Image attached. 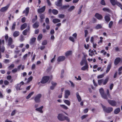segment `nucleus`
Returning <instances> with one entry per match:
<instances>
[{"mask_svg": "<svg viewBox=\"0 0 122 122\" xmlns=\"http://www.w3.org/2000/svg\"><path fill=\"white\" fill-rule=\"evenodd\" d=\"M57 117L58 119L61 121L66 120L67 122H69L70 121V118L64 115L62 113L58 114Z\"/></svg>", "mask_w": 122, "mask_h": 122, "instance_id": "nucleus-1", "label": "nucleus"}, {"mask_svg": "<svg viewBox=\"0 0 122 122\" xmlns=\"http://www.w3.org/2000/svg\"><path fill=\"white\" fill-rule=\"evenodd\" d=\"M4 40H3L2 41L1 40H0V58H1V54L0 51L3 52L5 51V47L3 46L4 43Z\"/></svg>", "mask_w": 122, "mask_h": 122, "instance_id": "nucleus-2", "label": "nucleus"}, {"mask_svg": "<svg viewBox=\"0 0 122 122\" xmlns=\"http://www.w3.org/2000/svg\"><path fill=\"white\" fill-rule=\"evenodd\" d=\"M42 95L41 94H38L35 97L34 100L36 103H39L40 102V98L42 97Z\"/></svg>", "mask_w": 122, "mask_h": 122, "instance_id": "nucleus-3", "label": "nucleus"}, {"mask_svg": "<svg viewBox=\"0 0 122 122\" xmlns=\"http://www.w3.org/2000/svg\"><path fill=\"white\" fill-rule=\"evenodd\" d=\"M102 106L104 111L107 113H109L113 110V109L112 107L106 108L105 106L102 105Z\"/></svg>", "mask_w": 122, "mask_h": 122, "instance_id": "nucleus-4", "label": "nucleus"}, {"mask_svg": "<svg viewBox=\"0 0 122 122\" xmlns=\"http://www.w3.org/2000/svg\"><path fill=\"white\" fill-rule=\"evenodd\" d=\"M49 79V77L48 76H45L44 77L41 81L42 83H45L48 81Z\"/></svg>", "mask_w": 122, "mask_h": 122, "instance_id": "nucleus-5", "label": "nucleus"}, {"mask_svg": "<svg viewBox=\"0 0 122 122\" xmlns=\"http://www.w3.org/2000/svg\"><path fill=\"white\" fill-rule=\"evenodd\" d=\"M65 92L64 97L66 98H67L70 95V92L69 90H65Z\"/></svg>", "mask_w": 122, "mask_h": 122, "instance_id": "nucleus-6", "label": "nucleus"}, {"mask_svg": "<svg viewBox=\"0 0 122 122\" xmlns=\"http://www.w3.org/2000/svg\"><path fill=\"white\" fill-rule=\"evenodd\" d=\"M62 0H58L55 3L56 5L58 6H61L62 5Z\"/></svg>", "mask_w": 122, "mask_h": 122, "instance_id": "nucleus-7", "label": "nucleus"}, {"mask_svg": "<svg viewBox=\"0 0 122 122\" xmlns=\"http://www.w3.org/2000/svg\"><path fill=\"white\" fill-rule=\"evenodd\" d=\"M65 59V56H60L58 57L57 61L58 62L62 61L64 60Z\"/></svg>", "mask_w": 122, "mask_h": 122, "instance_id": "nucleus-8", "label": "nucleus"}, {"mask_svg": "<svg viewBox=\"0 0 122 122\" xmlns=\"http://www.w3.org/2000/svg\"><path fill=\"white\" fill-rule=\"evenodd\" d=\"M9 6V5H8L2 8L0 10V11L2 12H5L8 10Z\"/></svg>", "mask_w": 122, "mask_h": 122, "instance_id": "nucleus-9", "label": "nucleus"}, {"mask_svg": "<svg viewBox=\"0 0 122 122\" xmlns=\"http://www.w3.org/2000/svg\"><path fill=\"white\" fill-rule=\"evenodd\" d=\"M46 9L45 6H44L41 8L38 9L37 11L38 13L39 14H41L44 12Z\"/></svg>", "mask_w": 122, "mask_h": 122, "instance_id": "nucleus-10", "label": "nucleus"}, {"mask_svg": "<svg viewBox=\"0 0 122 122\" xmlns=\"http://www.w3.org/2000/svg\"><path fill=\"white\" fill-rule=\"evenodd\" d=\"M108 101L109 104L112 106H115L116 104V102L114 101L111 100H108Z\"/></svg>", "mask_w": 122, "mask_h": 122, "instance_id": "nucleus-11", "label": "nucleus"}, {"mask_svg": "<svg viewBox=\"0 0 122 122\" xmlns=\"http://www.w3.org/2000/svg\"><path fill=\"white\" fill-rule=\"evenodd\" d=\"M29 7H27L23 12V13H25V15L27 16L28 14L29 11Z\"/></svg>", "mask_w": 122, "mask_h": 122, "instance_id": "nucleus-12", "label": "nucleus"}, {"mask_svg": "<svg viewBox=\"0 0 122 122\" xmlns=\"http://www.w3.org/2000/svg\"><path fill=\"white\" fill-rule=\"evenodd\" d=\"M121 60V58L119 57L117 58L115 60L114 62V64L117 65L120 62Z\"/></svg>", "mask_w": 122, "mask_h": 122, "instance_id": "nucleus-13", "label": "nucleus"}, {"mask_svg": "<svg viewBox=\"0 0 122 122\" xmlns=\"http://www.w3.org/2000/svg\"><path fill=\"white\" fill-rule=\"evenodd\" d=\"M95 16L97 18V19L99 20H101L102 18V15L97 13H96L95 14Z\"/></svg>", "mask_w": 122, "mask_h": 122, "instance_id": "nucleus-14", "label": "nucleus"}, {"mask_svg": "<svg viewBox=\"0 0 122 122\" xmlns=\"http://www.w3.org/2000/svg\"><path fill=\"white\" fill-rule=\"evenodd\" d=\"M30 30V28L29 26H28V28L24 30L22 32L23 34L25 36H26L28 32H29Z\"/></svg>", "mask_w": 122, "mask_h": 122, "instance_id": "nucleus-15", "label": "nucleus"}, {"mask_svg": "<svg viewBox=\"0 0 122 122\" xmlns=\"http://www.w3.org/2000/svg\"><path fill=\"white\" fill-rule=\"evenodd\" d=\"M76 95L78 101L79 102H81V97L79 95V93L78 92H77L76 93Z\"/></svg>", "mask_w": 122, "mask_h": 122, "instance_id": "nucleus-16", "label": "nucleus"}, {"mask_svg": "<svg viewBox=\"0 0 122 122\" xmlns=\"http://www.w3.org/2000/svg\"><path fill=\"white\" fill-rule=\"evenodd\" d=\"M43 106H41L39 108H36V110L38 111L39 112L41 113H42L43 112L42 111V109L43 108Z\"/></svg>", "mask_w": 122, "mask_h": 122, "instance_id": "nucleus-17", "label": "nucleus"}, {"mask_svg": "<svg viewBox=\"0 0 122 122\" xmlns=\"http://www.w3.org/2000/svg\"><path fill=\"white\" fill-rule=\"evenodd\" d=\"M34 92H32L30 93L26 97V98L27 99H29L31 96L34 93Z\"/></svg>", "mask_w": 122, "mask_h": 122, "instance_id": "nucleus-18", "label": "nucleus"}, {"mask_svg": "<svg viewBox=\"0 0 122 122\" xmlns=\"http://www.w3.org/2000/svg\"><path fill=\"white\" fill-rule=\"evenodd\" d=\"M27 26V24L26 23H25L22 25L21 26V30L25 29Z\"/></svg>", "mask_w": 122, "mask_h": 122, "instance_id": "nucleus-19", "label": "nucleus"}, {"mask_svg": "<svg viewBox=\"0 0 122 122\" xmlns=\"http://www.w3.org/2000/svg\"><path fill=\"white\" fill-rule=\"evenodd\" d=\"M104 18L105 20L107 22H108L110 20V18L109 15H105V16Z\"/></svg>", "mask_w": 122, "mask_h": 122, "instance_id": "nucleus-20", "label": "nucleus"}, {"mask_svg": "<svg viewBox=\"0 0 122 122\" xmlns=\"http://www.w3.org/2000/svg\"><path fill=\"white\" fill-rule=\"evenodd\" d=\"M89 56H92L93 55H94V51L93 50H91V49H89Z\"/></svg>", "mask_w": 122, "mask_h": 122, "instance_id": "nucleus-21", "label": "nucleus"}, {"mask_svg": "<svg viewBox=\"0 0 122 122\" xmlns=\"http://www.w3.org/2000/svg\"><path fill=\"white\" fill-rule=\"evenodd\" d=\"M120 111V109L119 108H117L114 111V113L116 114H118Z\"/></svg>", "mask_w": 122, "mask_h": 122, "instance_id": "nucleus-22", "label": "nucleus"}, {"mask_svg": "<svg viewBox=\"0 0 122 122\" xmlns=\"http://www.w3.org/2000/svg\"><path fill=\"white\" fill-rule=\"evenodd\" d=\"M111 64H109L108 65L106 71L107 73L111 69Z\"/></svg>", "mask_w": 122, "mask_h": 122, "instance_id": "nucleus-23", "label": "nucleus"}, {"mask_svg": "<svg viewBox=\"0 0 122 122\" xmlns=\"http://www.w3.org/2000/svg\"><path fill=\"white\" fill-rule=\"evenodd\" d=\"M88 66L87 64L85 66L82 67L81 68V69L82 70L84 71L86 69H88Z\"/></svg>", "mask_w": 122, "mask_h": 122, "instance_id": "nucleus-24", "label": "nucleus"}, {"mask_svg": "<svg viewBox=\"0 0 122 122\" xmlns=\"http://www.w3.org/2000/svg\"><path fill=\"white\" fill-rule=\"evenodd\" d=\"M39 23L38 22H36L33 25V27L34 28H37L39 26Z\"/></svg>", "mask_w": 122, "mask_h": 122, "instance_id": "nucleus-25", "label": "nucleus"}, {"mask_svg": "<svg viewBox=\"0 0 122 122\" xmlns=\"http://www.w3.org/2000/svg\"><path fill=\"white\" fill-rule=\"evenodd\" d=\"M19 35V32L17 31H15L13 34V36L14 37H17Z\"/></svg>", "mask_w": 122, "mask_h": 122, "instance_id": "nucleus-26", "label": "nucleus"}, {"mask_svg": "<svg viewBox=\"0 0 122 122\" xmlns=\"http://www.w3.org/2000/svg\"><path fill=\"white\" fill-rule=\"evenodd\" d=\"M72 52L71 51H68L65 53V55L66 56H67L71 55Z\"/></svg>", "mask_w": 122, "mask_h": 122, "instance_id": "nucleus-27", "label": "nucleus"}, {"mask_svg": "<svg viewBox=\"0 0 122 122\" xmlns=\"http://www.w3.org/2000/svg\"><path fill=\"white\" fill-rule=\"evenodd\" d=\"M60 106L61 108L65 110H67L68 109L67 107L64 105L61 104L60 105Z\"/></svg>", "mask_w": 122, "mask_h": 122, "instance_id": "nucleus-28", "label": "nucleus"}, {"mask_svg": "<svg viewBox=\"0 0 122 122\" xmlns=\"http://www.w3.org/2000/svg\"><path fill=\"white\" fill-rule=\"evenodd\" d=\"M53 22L55 23H56L58 22H60V20L57 19H54L53 20Z\"/></svg>", "mask_w": 122, "mask_h": 122, "instance_id": "nucleus-29", "label": "nucleus"}, {"mask_svg": "<svg viewBox=\"0 0 122 122\" xmlns=\"http://www.w3.org/2000/svg\"><path fill=\"white\" fill-rule=\"evenodd\" d=\"M42 34H40L38 36L37 38L38 40L39 41H40V40H41L42 37Z\"/></svg>", "mask_w": 122, "mask_h": 122, "instance_id": "nucleus-30", "label": "nucleus"}, {"mask_svg": "<svg viewBox=\"0 0 122 122\" xmlns=\"http://www.w3.org/2000/svg\"><path fill=\"white\" fill-rule=\"evenodd\" d=\"M110 1L113 5H115L117 2L115 0H110Z\"/></svg>", "mask_w": 122, "mask_h": 122, "instance_id": "nucleus-31", "label": "nucleus"}, {"mask_svg": "<svg viewBox=\"0 0 122 122\" xmlns=\"http://www.w3.org/2000/svg\"><path fill=\"white\" fill-rule=\"evenodd\" d=\"M64 102L65 104L68 106H69L70 105V101L68 100H65L64 101Z\"/></svg>", "mask_w": 122, "mask_h": 122, "instance_id": "nucleus-32", "label": "nucleus"}, {"mask_svg": "<svg viewBox=\"0 0 122 122\" xmlns=\"http://www.w3.org/2000/svg\"><path fill=\"white\" fill-rule=\"evenodd\" d=\"M16 25V22H14L11 28V30L12 31H14L15 29V26Z\"/></svg>", "mask_w": 122, "mask_h": 122, "instance_id": "nucleus-33", "label": "nucleus"}, {"mask_svg": "<svg viewBox=\"0 0 122 122\" xmlns=\"http://www.w3.org/2000/svg\"><path fill=\"white\" fill-rule=\"evenodd\" d=\"M40 17L41 19V22H42L43 21L42 20L44 19L45 18L44 15V14H41L40 15Z\"/></svg>", "mask_w": 122, "mask_h": 122, "instance_id": "nucleus-34", "label": "nucleus"}, {"mask_svg": "<svg viewBox=\"0 0 122 122\" xmlns=\"http://www.w3.org/2000/svg\"><path fill=\"white\" fill-rule=\"evenodd\" d=\"M75 7L73 5L71 6L68 9V11H71L74 9Z\"/></svg>", "mask_w": 122, "mask_h": 122, "instance_id": "nucleus-35", "label": "nucleus"}, {"mask_svg": "<svg viewBox=\"0 0 122 122\" xmlns=\"http://www.w3.org/2000/svg\"><path fill=\"white\" fill-rule=\"evenodd\" d=\"M53 13L55 15H57L58 13V11L57 10L55 9H53L52 10Z\"/></svg>", "mask_w": 122, "mask_h": 122, "instance_id": "nucleus-36", "label": "nucleus"}, {"mask_svg": "<svg viewBox=\"0 0 122 122\" xmlns=\"http://www.w3.org/2000/svg\"><path fill=\"white\" fill-rule=\"evenodd\" d=\"M21 85H20V84H18L17 86L16 87V88L17 90H20L22 89L20 88Z\"/></svg>", "mask_w": 122, "mask_h": 122, "instance_id": "nucleus-37", "label": "nucleus"}, {"mask_svg": "<svg viewBox=\"0 0 122 122\" xmlns=\"http://www.w3.org/2000/svg\"><path fill=\"white\" fill-rule=\"evenodd\" d=\"M36 39V38L35 37L32 38L30 39V43L32 44L35 41Z\"/></svg>", "mask_w": 122, "mask_h": 122, "instance_id": "nucleus-38", "label": "nucleus"}, {"mask_svg": "<svg viewBox=\"0 0 122 122\" xmlns=\"http://www.w3.org/2000/svg\"><path fill=\"white\" fill-rule=\"evenodd\" d=\"M109 79L107 77L106 78V79L103 81V84L104 85H105L107 83V82Z\"/></svg>", "mask_w": 122, "mask_h": 122, "instance_id": "nucleus-39", "label": "nucleus"}, {"mask_svg": "<svg viewBox=\"0 0 122 122\" xmlns=\"http://www.w3.org/2000/svg\"><path fill=\"white\" fill-rule=\"evenodd\" d=\"M102 27V25H101L98 24L95 27V28L97 29L101 28Z\"/></svg>", "mask_w": 122, "mask_h": 122, "instance_id": "nucleus-40", "label": "nucleus"}, {"mask_svg": "<svg viewBox=\"0 0 122 122\" xmlns=\"http://www.w3.org/2000/svg\"><path fill=\"white\" fill-rule=\"evenodd\" d=\"M12 40L11 38H9L8 40V44L10 45L12 43Z\"/></svg>", "mask_w": 122, "mask_h": 122, "instance_id": "nucleus-41", "label": "nucleus"}, {"mask_svg": "<svg viewBox=\"0 0 122 122\" xmlns=\"http://www.w3.org/2000/svg\"><path fill=\"white\" fill-rule=\"evenodd\" d=\"M102 10L104 11H107L109 12L110 11V10L109 9L107 8H103Z\"/></svg>", "mask_w": 122, "mask_h": 122, "instance_id": "nucleus-42", "label": "nucleus"}, {"mask_svg": "<svg viewBox=\"0 0 122 122\" xmlns=\"http://www.w3.org/2000/svg\"><path fill=\"white\" fill-rule=\"evenodd\" d=\"M69 6V5H64L61 6V8L62 9H66L68 8Z\"/></svg>", "mask_w": 122, "mask_h": 122, "instance_id": "nucleus-43", "label": "nucleus"}, {"mask_svg": "<svg viewBox=\"0 0 122 122\" xmlns=\"http://www.w3.org/2000/svg\"><path fill=\"white\" fill-rule=\"evenodd\" d=\"M122 10V5L121 4L118 2H117L116 4Z\"/></svg>", "mask_w": 122, "mask_h": 122, "instance_id": "nucleus-44", "label": "nucleus"}, {"mask_svg": "<svg viewBox=\"0 0 122 122\" xmlns=\"http://www.w3.org/2000/svg\"><path fill=\"white\" fill-rule=\"evenodd\" d=\"M100 92L101 95L104 94V91L103 89L102 88L100 89Z\"/></svg>", "mask_w": 122, "mask_h": 122, "instance_id": "nucleus-45", "label": "nucleus"}, {"mask_svg": "<svg viewBox=\"0 0 122 122\" xmlns=\"http://www.w3.org/2000/svg\"><path fill=\"white\" fill-rule=\"evenodd\" d=\"M103 80L102 79L98 80V84L99 85H101V84L103 82Z\"/></svg>", "mask_w": 122, "mask_h": 122, "instance_id": "nucleus-46", "label": "nucleus"}, {"mask_svg": "<svg viewBox=\"0 0 122 122\" xmlns=\"http://www.w3.org/2000/svg\"><path fill=\"white\" fill-rule=\"evenodd\" d=\"M104 76V74H102L99 75L97 76V78L98 79H100L102 78Z\"/></svg>", "mask_w": 122, "mask_h": 122, "instance_id": "nucleus-47", "label": "nucleus"}, {"mask_svg": "<svg viewBox=\"0 0 122 122\" xmlns=\"http://www.w3.org/2000/svg\"><path fill=\"white\" fill-rule=\"evenodd\" d=\"M58 16L59 18L63 19L65 15L63 14H59L58 15Z\"/></svg>", "mask_w": 122, "mask_h": 122, "instance_id": "nucleus-48", "label": "nucleus"}, {"mask_svg": "<svg viewBox=\"0 0 122 122\" xmlns=\"http://www.w3.org/2000/svg\"><path fill=\"white\" fill-rule=\"evenodd\" d=\"M51 83L52 85L54 86L55 87L57 85V83L55 82H54L53 81H52L51 82Z\"/></svg>", "mask_w": 122, "mask_h": 122, "instance_id": "nucleus-49", "label": "nucleus"}, {"mask_svg": "<svg viewBox=\"0 0 122 122\" xmlns=\"http://www.w3.org/2000/svg\"><path fill=\"white\" fill-rule=\"evenodd\" d=\"M102 97L105 99H107V96L106 94H104V93L101 95Z\"/></svg>", "mask_w": 122, "mask_h": 122, "instance_id": "nucleus-50", "label": "nucleus"}, {"mask_svg": "<svg viewBox=\"0 0 122 122\" xmlns=\"http://www.w3.org/2000/svg\"><path fill=\"white\" fill-rule=\"evenodd\" d=\"M14 65L13 64H12L11 65H10L8 67V68L10 69V70L12 68H13L14 67Z\"/></svg>", "mask_w": 122, "mask_h": 122, "instance_id": "nucleus-51", "label": "nucleus"}, {"mask_svg": "<svg viewBox=\"0 0 122 122\" xmlns=\"http://www.w3.org/2000/svg\"><path fill=\"white\" fill-rule=\"evenodd\" d=\"M113 24V22L112 21H110L109 24V27L111 28Z\"/></svg>", "mask_w": 122, "mask_h": 122, "instance_id": "nucleus-52", "label": "nucleus"}, {"mask_svg": "<svg viewBox=\"0 0 122 122\" xmlns=\"http://www.w3.org/2000/svg\"><path fill=\"white\" fill-rule=\"evenodd\" d=\"M74 38L71 36H70L69 37V39L71 41L74 42L75 41V40Z\"/></svg>", "mask_w": 122, "mask_h": 122, "instance_id": "nucleus-53", "label": "nucleus"}, {"mask_svg": "<svg viewBox=\"0 0 122 122\" xmlns=\"http://www.w3.org/2000/svg\"><path fill=\"white\" fill-rule=\"evenodd\" d=\"M85 60H82L80 64L81 66H82L84 65V63L85 62Z\"/></svg>", "mask_w": 122, "mask_h": 122, "instance_id": "nucleus-54", "label": "nucleus"}, {"mask_svg": "<svg viewBox=\"0 0 122 122\" xmlns=\"http://www.w3.org/2000/svg\"><path fill=\"white\" fill-rule=\"evenodd\" d=\"M47 43V41L45 40L44 41L42 42V44L43 45H46Z\"/></svg>", "mask_w": 122, "mask_h": 122, "instance_id": "nucleus-55", "label": "nucleus"}, {"mask_svg": "<svg viewBox=\"0 0 122 122\" xmlns=\"http://www.w3.org/2000/svg\"><path fill=\"white\" fill-rule=\"evenodd\" d=\"M101 53H103V55H105L107 53V52L106 51H105V50H102L101 51Z\"/></svg>", "mask_w": 122, "mask_h": 122, "instance_id": "nucleus-56", "label": "nucleus"}, {"mask_svg": "<svg viewBox=\"0 0 122 122\" xmlns=\"http://www.w3.org/2000/svg\"><path fill=\"white\" fill-rule=\"evenodd\" d=\"M107 93L108 97L110 98H111V96L109 93V92L108 89L107 90Z\"/></svg>", "mask_w": 122, "mask_h": 122, "instance_id": "nucleus-57", "label": "nucleus"}, {"mask_svg": "<svg viewBox=\"0 0 122 122\" xmlns=\"http://www.w3.org/2000/svg\"><path fill=\"white\" fill-rule=\"evenodd\" d=\"M101 4L103 5H105V1L104 0H102L101 2Z\"/></svg>", "mask_w": 122, "mask_h": 122, "instance_id": "nucleus-58", "label": "nucleus"}, {"mask_svg": "<svg viewBox=\"0 0 122 122\" xmlns=\"http://www.w3.org/2000/svg\"><path fill=\"white\" fill-rule=\"evenodd\" d=\"M4 84L6 85H8L9 83V81L7 80H5L4 82Z\"/></svg>", "mask_w": 122, "mask_h": 122, "instance_id": "nucleus-59", "label": "nucleus"}, {"mask_svg": "<svg viewBox=\"0 0 122 122\" xmlns=\"http://www.w3.org/2000/svg\"><path fill=\"white\" fill-rule=\"evenodd\" d=\"M37 16L36 15L35 16V18L32 19V22L33 23H34L35 22V21L37 19Z\"/></svg>", "mask_w": 122, "mask_h": 122, "instance_id": "nucleus-60", "label": "nucleus"}, {"mask_svg": "<svg viewBox=\"0 0 122 122\" xmlns=\"http://www.w3.org/2000/svg\"><path fill=\"white\" fill-rule=\"evenodd\" d=\"M85 32V36L86 37L88 34V32L86 30L84 31Z\"/></svg>", "mask_w": 122, "mask_h": 122, "instance_id": "nucleus-61", "label": "nucleus"}, {"mask_svg": "<svg viewBox=\"0 0 122 122\" xmlns=\"http://www.w3.org/2000/svg\"><path fill=\"white\" fill-rule=\"evenodd\" d=\"M69 82L70 83L71 85V87H74L75 86V85L73 83V82H72L71 81H70Z\"/></svg>", "mask_w": 122, "mask_h": 122, "instance_id": "nucleus-62", "label": "nucleus"}, {"mask_svg": "<svg viewBox=\"0 0 122 122\" xmlns=\"http://www.w3.org/2000/svg\"><path fill=\"white\" fill-rule=\"evenodd\" d=\"M35 67L36 65L35 64H33L31 66V69L32 70H34L35 68Z\"/></svg>", "mask_w": 122, "mask_h": 122, "instance_id": "nucleus-63", "label": "nucleus"}, {"mask_svg": "<svg viewBox=\"0 0 122 122\" xmlns=\"http://www.w3.org/2000/svg\"><path fill=\"white\" fill-rule=\"evenodd\" d=\"M45 22L46 23H49V20L48 18H46L45 20Z\"/></svg>", "mask_w": 122, "mask_h": 122, "instance_id": "nucleus-64", "label": "nucleus"}]
</instances>
